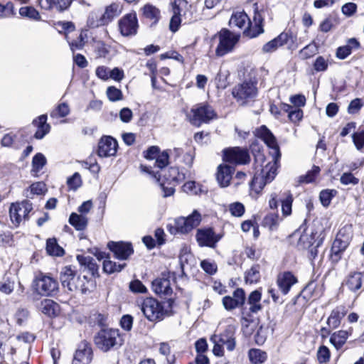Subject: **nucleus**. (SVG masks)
Segmentation results:
<instances>
[{"label":"nucleus","instance_id":"f257e3e1","mask_svg":"<svg viewBox=\"0 0 364 364\" xmlns=\"http://www.w3.org/2000/svg\"><path fill=\"white\" fill-rule=\"evenodd\" d=\"M257 136L261 138L272 149L271 154L272 155V161L262 166L260 173L255 175L252 181L253 188H257L258 186L259 190H262L277 175V163L281 157V154L275 137L265 126H262L257 130Z\"/></svg>","mask_w":364,"mask_h":364},{"label":"nucleus","instance_id":"f03ea898","mask_svg":"<svg viewBox=\"0 0 364 364\" xmlns=\"http://www.w3.org/2000/svg\"><path fill=\"white\" fill-rule=\"evenodd\" d=\"M264 18L257 10L255 11L252 21L244 11L234 13L230 20V24L243 30V33L247 37L255 38L264 32Z\"/></svg>","mask_w":364,"mask_h":364},{"label":"nucleus","instance_id":"7ed1b4c3","mask_svg":"<svg viewBox=\"0 0 364 364\" xmlns=\"http://www.w3.org/2000/svg\"><path fill=\"white\" fill-rule=\"evenodd\" d=\"M62 286L70 292L87 294L94 287V282L86 276L77 275L71 267H65L60 273Z\"/></svg>","mask_w":364,"mask_h":364},{"label":"nucleus","instance_id":"20e7f679","mask_svg":"<svg viewBox=\"0 0 364 364\" xmlns=\"http://www.w3.org/2000/svg\"><path fill=\"white\" fill-rule=\"evenodd\" d=\"M32 285L34 291L43 296H52L58 291V281L43 272L36 274Z\"/></svg>","mask_w":364,"mask_h":364},{"label":"nucleus","instance_id":"39448f33","mask_svg":"<svg viewBox=\"0 0 364 364\" xmlns=\"http://www.w3.org/2000/svg\"><path fill=\"white\" fill-rule=\"evenodd\" d=\"M137 306L144 316L150 321L162 320L166 314L163 305L152 297L138 300Z\"/></svg>","mask_w":364,"mask_h":364},{"label":"nucleus","instance_id":"423d86ee","mask_svg":"<svg viewBox=\"0 0 364 364\" xmlns=\"http://www.w3.org/2000/svg\"><path fill=\"white\" fill-rule=\"evenodd\" d=\"M187 117L192 124L199 127L203 123H209L215 119L217 114L211 106L198 104L191 108Z\"/></svg>","mask_w":364,"mask_h":364},{"label":"nucleus","instance_id":"0eeeda50","mask_svg":"<svg viewBox=\"0 0 364 364\" xmlns=\"http://www.w3.org/2000/svg\"><path fill=\"white\" fill-rule=\"evenodd\" d=\"M219 43L215 49V55L222 57L231 52L238 42L239 36L227 29H223L218 34Z\"/></svg>","mask_w":364,"mask_h":364},{"label":"nucleus","instance_id":"6e6552de","mask_svg":"<svg viewBox=\"0 0 364 364\" xmlns=\"http://www.w3.org/2000/svg\"><path fill=\"white\" fill-rule=\"evenodd\" d=\"M32 209V204L28 200L12 203L9 209V215L12 223L17 227L21 223L27 220L28 214Z\"/></svg>","mask_w":364,"mask_h":364},{"label":"nucleus","instance_id":"1a4fd4ad","mask_svg":"<svg viewBox=\"0 0 364 364\" xmlns=\"http://www.w3.org/2000/svg\"><path fill=\"white\" fill-rule=\"evenodd\" d=\"M261 299L262 292L259 289H256L249 294L247 301V305L249 306V308L242 306L241 309L242 318L250 321L252 314H257L262 309Z\"/></svg>","mask_w":364,"mask_h":364},{"label":"nucleus","instance_id":"9d476101","mask_svg":"<svg viewBox=\"0 0 364 364\" xmlns=\"http://www.w3.org/2000/svg\"><path fill=\"white\" fill-rule=\"evenodd\" d=\"M232 93L240 104L244 105L257 95V90L255 83L245 82L235 87Z\"/></svg>","mask_w":364,"mask_h":364},{"label":"nucleus","instance_id":"9b49d317","mask_svg":"<svg viewBox=\"0 0 364 364\" xmlns=\"http://www.w3.org/2000/svg\"><path fill=\"white\" fill-rule=\"evenodd\" d=\"M118 28L121 35L124 37L136 35L138 28L136 13H129L122 17L118 21Z\"/></svg>","mask_w":364,"mask_h":364},{"label":"nucleus","instance_id":"f8f14e48","mask_svg":"<svg viewBox=\"0 0 364 364\" xmlns=\"http://www.w3.org/2000/svg\"><path fill=\"white\" fill-rule=\"evenodd\" d=\"M210 228H200L197 230L196 238L199 246L214 248L221 239Z\"/></svg>","mask_w":364,"mask_h":364},{"label":"nucleus","instance_id":"ddd939ff","mask_svg":"<svg viewBox=\"0 0 364 364\" xmlns=\"http://www.w3.org/2000/svg\"><path fill=\"white\" fill-rule=\"evenodd\" d=\"M223 159L226 161L236 164H245L250 160L247 150L240 147H232L224 150Z\"/></svg>","mask_w":364,"mask_h":364},{"label":"nucleus","instance_id":"4468645a","mask_svg":"<svg viewBox=\"0 0 364 364\" xmlns=\"http://www.w3.org/2000/svg\"><path fill=\"white\" fill-rule=\"evenodd\" d=\"M117 141L111 136L102 137L98 145V155L101 157H109L115 155L117 150Z\"/></svg>","mask_w":364,"mask_h":364},{"label":"nucleus","instance_id":"2eb2a0df","mask_svg":"<svg viewBox=\"0 0 364 364\" xmlns=\"http://www.w3.org/2000/svg\"><path fill=\"white\" fill-rule=\"evenodd\" d=\"M92 358V350L88 343H80L72 364H89Z\"/></svg>","mask_w":364,"mask_h":364},{"label":"nucleus","instance_id":"dca6fc26","mask_svg":"<svg viewBox=\"0 0 364 364\" xmlns=\"http://www.w3.org/2000/svg\"><path fill=\"white\" fill-rule=\"evenodd\" d=\"M293 36L287 32L281 33L277 37L265 43L262 47L264 53H270L276 51L279 47L287 44Z\"/></svg>","mask_w":364,"mask_h":364},{"label":"nucleus","instance_id":"f3484780","mask_svg":"<svg viewBox=\"0 0 364 364\" xmlns=\"http://www.w3.org/2000/svg\"><path fill=\"white\" fill-rule=\"evenodd\" d=\"M108 247L119 259H127L133 252L132 247L129 243L110 242Z\"/></svg>","mask_w":364,"mask_h":364},{"label":"nucleus","instance_id":"a211bd4d","mask_svg":"<svg viewBox=\"0 0 364 364\" xmlns=\"http://www.w3.org/2000/svg\"><path fill=\"white\" fill-rule=\"evenodd\" d=\"M297 282V278L290 272L279 274L277 279V285L284 294H287L291 287Z\"/></svg>","mask_w":364,"mask_h":364},{"label":"nucleus","instance_id":"6ab92c4d","mask_svg":"<svg viewBox=\"0 0 364 364\" xmlns=\"http://www.w3.org/2000/svg\"><path fill=\"white\" fill-rule=\"evenodd\" d=\"M233 171V168L227 164H220L218 167L216 179L221 187H227L230 185Z\"/></svg>","mask_w":364,"mask_h":364},{"label":"nucleus","instance_id":"aec40b11","mask_svg":"<svg viewBox=\"0 0 364 364\" xmlns=\"http://www.w3.org/2000/svg\"><path fill=\"white\" fill-rule=\"evenodd\" d=\"M153 291L159 295H170L172 293L171 282L166 278H157L152 282Z\"/></svg>","mask_w":364,"mask_h":364},{"label":"nucleus","instance_id":"412c9836","mask_svg":"<svg viewBox=\"0 0 364 364\" xmlns=\"http://www.w3.org/2000/svg\"><path fill=\"white\" fill-rule=\"evenodd\" d=\"M360 47V43L356 38H352L348 40L347 44L340 46L336 49V56L341 60L346 59L353 50L358 49Z\"/></svg>","mask_w":364,"mask_h":364},{"label":"nucleus","instance_id":"4be33fe9","mask_svg":"<svg viewBox=\"0 0 364 364\" xmlns=\"http://www.w3.org/2000/svg\"><path fill=\"white\" fill-rule=\"evenodd\" d=\"M122 11V6L119 3H112L106 6L104 14L102 15V23L107 24L114 18L120 15Z\"/></svg>","mask_w":364,"mask_h":364},{"label":"nucleus","instance_id":"5701e85b","mask_svg":"<svg viewBox=\"0 0 364 364\" xmlns=\"http://www.w3.org/2000/svg\"><path fill=\"white\" fill-rule=\"evenodd\" d=\"M290 238L292 242L295 240L296 241V245L300 249L306 248L312 244V238L310 235L305 231L302 232L301 230H296L293 232Z\"/></svg>","mask_w":364,"mask_h":364},{"label":"nucleus","instance_id":"b1692460","mask_svg":"<svg viewBox=\"0 0 364 364\" xmlns=\"http://www.w3.org/2000/svg\"><path fill=\"white\" fill-rule=\"evenodd\" d=\"M46 121L47 116L46 114L41 115L33 121V124L37 127L34 135L36 139H41L49 132L50 127L46 123Z\"/></svg>","mask_w":364,"mask_h":364},{"label":"nucleus","instance_id":"393cba45","mask_svg":"<svg viewBox=\"0 0 364 364\" xmlns=\"http://www.w3.org/2000/svg\"><path fill=\"white\" fill-rule=\"evenodd\" d=\"M71 4V0H39L41 7L46 10L63 11Z\"/></svg>","mask_w":364,"mask_h":364},{"label":"nucleus","instance_id":"a878e982","mask_svg":"<svg viewBox=\"0 0 364 364\" xmlns=\"http://www.w3.org/2000/svg\"><path fill=\"white\" fill-rule=\"evenodd\" d=\"M98 341H116L117 339L124 340L116 328H102L95 337Z\"/></svg>","mask_w":364,"mask_h":364},{"label":"nucleus","instance_id":"bb28decb","mask_svg":"<svg viewBox=\"0 0 364 364\" xmlns=\"http://www.w3.org/2000/svg\"><path fill=\"white\" fill-rule=\"evenodd\" d=\"M346 308L343 306L336 307L331 313L327 320L328 325L331 328H337L342 318L346 315Z\"/></svg>","mask_w":364,"mask_h":364},{"label":"nucleus","instance_id":"cd10ccee","mask_svg":"<svg viewBox=\"0 0 364 364\" xmlns=\"http://www.w3.org/2000/svg\"><path fill=\"white\" fill-rule=\"evenodd\" d=\"M40 310L43 314L49 317H53L58 314L59 306L53 300L45 299L41 303Z\"/></svg>","mask_w":364,"mask_h":364},{"label":"nucleus","instance_id":"c85d7f7f","mask_svg":"<svg viewBox=\"0 0 364 364\" xmlns=\"http://www.w3.org/2000/svg\"><path fill=\"white\" fill-rule=\"evenodd\" d=\"M69 223L74 227L76 230H84L87 226L88 218L86 215L72 213L69 218Z\"/></svg>","mask_w":364,"mask_h":364},{"label":"nucleus","instance_id":"c756f323","mask_svg":"<svg viewBox=\"0 0 364 364\" xmlns=\"http://www.w3.org/2000/svg\"><path fill=\"white\" fill-rule=\"evenodd\" d=\"M363 275L360 272H354L347 277L346 285L352 291H356L362 287Z\"/></svg>","mask_w":364,"mask_h":364},{"label":"nucleus","instance_id":"7c9ffc66","mask_svg":"<svg viewBox=\"0 0 364 364\" xmlns=\"http://www.w3.org/2000/svg\"><path fill=\"white\" fill-rule=\"evenodd\" d=\"M46 251L48 255L61 257L64 255V250L58 244L55 238H49L46 242Z\"/></svg>","mask_w":364,"mask_h":364},{"label":"nucleus","instance_id":"2f4dec72","mask_svg":"<svg viewBox=\"0 0 364 364\" xmlns=\"http://www.w3.org/2000/svg\"><path fill=\"white\" fill-rule=\"evenodd\" d=\"M248 357L252 364H261L266 361L267 355L260 349L252 348L248 352Z\"/></svg>","mask_w":364,"mask_h":364},{"label":"nucleus","instance_id":"473e14b6","mask_svg":"<svg viewBox=\"0 0 364 364\" xmlns=\"http://www.w3.org/2000/svg\"><path fill=\"white\" fill-rule=\"evenodd\" d=\"M348 246V241L347 240H342L339 237V235L336 237L333 242L331 247L332 255L339 256Z\"/></svg>","mask_w":364,"mask_h":364},{"label":"nucleus","instance_id":"72a5a7b5","mask_svg":"<svg viewBox=\"0 0 364 364\" xmlns=\"http://www.w3.org/2000/svg\"><path fill=\"white\" fill-rule=\"evenodd\" d=\"M281 221V218H279L278 213H269L267 215L264 220L263 224L264 226L268 227L270 230H274L277 228Z\"/></svg>","mask_w":364,"mask_h":364},{"label":"nucleus","instance_id":"f704fd0d","mask_svg":"<svg viewBox=\"0 0 364 364\" xmlns=\"http://www.w3.org/2000/svg\"><path fill=\"white\" fill-rule=\"evenodd\" d=\"M246 283L254 284L257 283L260 279L259 267V266H253L245 273Z\"/></svg>","mask_w":364,"mask_h":364},{"label":"nucleus","instance_id":"c9c22d12","mask_svg":"<svg viewBox=\"0 0 364 364\" xmlns=\"http://www.w3.org/2000/svg\"><path fill=\"white\" fill-rule=\"evenodd\" d=\"M143 14L146 18L157 21L160 17V11L154 6L146 4L143 8Z\"/></svg>","mask_w":364,"mask_h":364},{"label":"nucleus","instance_id":"e433bc0d","mask_svg":"<svg viewBox=\"0 0 364 364\" xmlns=\"http://www.w3.org/2000/svg\"><path fill=\"white\" fill-rule=\"evenodd\" d=\"M19 14L23 17H27L33 20H40L41 16L38 11L32 6H23L19 9Z\"/></svg>","mask_w":364,"mask_h":364},{"label":"nucleus","instance_id":"4c0bfd02","mask_svg":"<svg viewBox=\"0 0 364 364\" xmlns=\"http://www.w3.org/2000/svg\"><path fill=\"white\" fill-rule=\"evenodd\" d=\"M125 265V263L117 264L116 262L107 259L103 262V269L105 272L112 274L116 272H120Z\"/></svg>","mask_w":364,"mask_h":364},{"label":"nucleus","instance_id":"58836bf2","mask_svg":"<svg viewBox=\"0 0 364 364\" xmlns=\"http://www.w3.org/2000/svg\"><path fill=\"white\" fill-rule=\"evenodd\" d=\"M46 164V157L41 153L36 154L32 161V171L36 174L42 169Z\"/></svg>","mask_w":364,"mask_h":364},{"label":"nucleus","instance_id":"ea45409f","mask_svg":"<svg viewBox=\"0 0 364 364\" xmlns=\"http://www.w3.org/2000/svg\"><path fill=\"white\" fill-rule=\"evenodd\" d=\"M320 168L318 166H313L312 169L307 172L306 174L301 176L299 178V183H309L314 181L316 176L319 173Z\"/></svg>","mask_w":364,"mask_h":364},{"label":"nucleus","instance_id":"a19ab883","mask_svg":"<svg viewBox=\"0 0 364 364\" xmlns=\"http://www.w3.org/2000/svg\"><path fill=\"white\" fill-rule=\"evenodd\" d=\"M336 191L334 190H323L320 193L319 199L324 207H328Z\"/></svg>","mask_w":364,"mask_h":364},{"label":"nucleus","instance_id":"79ce46f5","mask_svg":"<svg viewBox=\"0 0 364 364\" xmlns=\"http://www.w3.org/2000/svg\"><path fill=\"white\" fill-rule=\"evenodd\" d=\"M70 113V108L67 103L63 102L50 113L51 117H64Z\"/></svg>","mask_w":364,"mask_h":364},{"label":"nucleus","instance_id":"37998d69","mask_svg":"<svg viewBox=\"0 0 364 364\" xmlns=\"http://www.w3.org/2000/svg\"><path fill=\"white\" fill-rule=\"evenodd\" d=\"M318 51L315 43H310L301 49L299 52L300 56L303 59H307L314 56Z\"/></svg>","mask_w":364,"mask_h":364},{"label":"nucleus","instance_id":"c03bdc74","mask_svg":"<svg viewBox=\"0 0 364 364\" xmlns=\"http://www.w3.org/2000/svg\"><path fill=\"white\" fill-rule=\"evenodd\" d=\"M186 220L185 217L178 218L174 220V225L171 227L170 231L171 233H186V230L185 227Z\"/></svg>","mask_w":364,"mask_h":364},{"label":"nucleus","instance_id":"a18cd8bd","mask_svg":"<svg viewBox=\"0 0 364 364\" xmlns=\"http://www.w3.org/2000/svg\"><path fill=\"white\" fill-rule=\"evenodd\" d=\"M108 99L112 102H116L122 99V92L119 89L110 86L107 89L106 92Z\"/></svg>","mask_w":364,"mask_h":364},{"label":"nucleus","instance_id":"49530a36","mask_svg":"<svg viewBox=\"0 0 364 364\" xmlns=\"http://www.w3.org/2000/svg\"><path fill=\"white\" fill-rule=\"evenodd\" d=\"M185 220H187L190 227L193 229L200 225L201 222V215L198 210H195L190 215L185 217Z\"/></svg>","mask_w":364,"mask_h":364},{"label":"nucleus","instance_id":"de8ad7c7","mask_svg":"<svg viewBox=\"0 0 364 364\" xmlns=\"http://www.w3.org/2000/svg\"><path fill=\"white\" fill-rule=\"evenodd\" d=\"M67 184L70 189L77 190L82 185V179L79 173L75 172L71 177L67 180Z\"/></svg>","mask_w":364,"mask_h":364},{"label":"nucleus","instance_id":"09e8293b","mask_svg":"<svg viewBox=\"0 0 364 364\" xmlns=\"http://www.w3.org/2000/svg\"><path fill=\"white\" fill-rule=\"evenodd\" d=\"M353 141L358 151L364 149V131H358L353 134Z\"/></svg>","mask_w":364,"mask_h":364},{"label":"nucleus","instance_id":"8fccbe9b","mask_svg":"<svg viewBox=\"0 0 364 364\" xmlns=\"http://www.w3.org/2000/svg\"><path fill=\"white\" fill-rule=\"evenodd\" d=\"M229 211L235 217H241L245 213V206L239 202L231 203L229 205Z\"/></svg>","mask_w":364,"mask_h":364},{"label":"nucleus","instance_id":"3c124183","mask_svg":"<svg viewBox=\"0 0 364 364\" xmlns=\"http://www.w3.org/2000/svg\"><path fill=\"white\" fill-rule=\"evenodd\" d=\"M317 284L314 282H309L304 289L303 294L305 297H316L319 296V292L316 290Z\"/></svg>","mask_w":364,"mask_h":364},{"label":"nucleus","instance_id":"603ef678","mask_svg":"<svg viewBox=\"0 0 364 364\" xmlns=\"http://www.w3.org/2000/svg\"><path fill=\"white\" fill-rule=\"evenodd\" d=\"M293 198L291 195L282 201V211L284 216H288L291 213Z\"/></svg>","mask_w":364,"mask_h":364},{"label":"nucleus","instance_id":"864d4df0","mask_svg":"<svg viewBox=\"0 0 364 364\" xmlns=\"http://www.w3.org/2000/svg\"><path fill=\"white\" fill-rule=\"evenodd\" d=\"M168 153L166 151L159 153L155 159V165L160 168L166 166L168 164Z\"/></svg>","mask_w":364,"mask_h":364},{"label":"nucleus","instance_id":"5fc2aeb1","mask_svg":"<svg viewBox=\"0 0 364 364\" xmlns=\"http://www.w3.org/2000/svg\"><path fill=\"white\" fill-rule=\"evenodd\" d=\"M200 266L202 269L209 274H213L217 271L216 264L214 262L208 259H204L201 261Z\"/></svg>","mask_w":364,"mask_h":364},{"label":"nucleus","instance_id":"6e6d98bb","mask_svg":"<svg viewBox=\"0 0 364 364\" xmlns=\"http://www.w3.org/2000/svg\"><path fill=\"white\" fill-rule=\"evenodd\" d=\"M328 66V61L323 56L317 57L314 63V68L317 72H323L326 70Z\"/></svg>","mask_w":364,"mask_h":364},{"label":"nucleus","instance_id":"4d7b16f0","mask_svg":"<svg viewBox=\"0 0 364 364\" xmlns=\"http://www.w3.org/2000/svg\"><path fill=\"white\" fill-rule=\"evenodd\" d=\"M232 299L237 303L239 306H243L245 301V291L241 288H237L233 292Z\"/></svg>","mask_w":364,"mask_h":364},{"label":"nucleus","instance_id":"13d9d810","mask_svg":"<svg viewBox=\"0 0 364 364\" xmlns=\"http://www.w3.org/2000/svg\"><path fill=\"white\" fill-rule=\"evenodd\" d=\"M351 333V331L341 330L333 333L329 341H345Z\"/></svg>","mask_w":364,"mask_h":364},{"label":"nucleus","instance_id":"bf43d9fd","mask_svg":"<svg viewBox=\"0 0 364 364\" xmlns=\"http://www.w3.org/2000/svg\"><path fill=\"white\" fill-rule=\"evenodd\" d=\"M340 181L343 185H356L358 183V178H355L351 173H344L340 178Z\"/></svg>","mask_w":364,"mask_h":364},{"label":"nucleus","instance_id":"052dcab7","mask_svg":"<svg viewBox=\"0 0 364 364\" xmlns=\"http://www.w3.org/2000/svg\"><path fill=\"white\" fill-rule=\"evenodd\" d=\"M14 14V5L12 3H7L6 5L0 4V17H10Z\"/></svg>","mask_w":364,"mask_h":364},{"label":"nucleus","instance_id":"680f3d73","mask_svg":"<svg viewBox=\"0 0 364 364\" xmlns=\"http://www.w3.org/2000/svg\"><path fill=\"white\" fill-rule=\"evenodd\" d=\"M183 191L188 193L192 195H196L198 193L200 188L196 186L194 181H188L182 187Z\"/></svg>","mask_w":364,"mask_h":364},{"label":"nucleus","instance_id":"e2e57ef3","mask_svg":"<svg viewBox=\"0 0 364 364\" xmlns=\"http://www.w3.org/2000/svg\"><path fill=\"white\" fill-rule=\"evenodd\" d=\"M46 191V185L42 182H36L30 186V194L41 195Z\"/></svg>","mask_w":364,"mask_h":364},{"label":"nucleus","instance_id":"0e129e2a","mask_svg":"<svg viewBox=\"0 0 364 364\" xmlns=\"http://www.w3.org/2000/svg\"><path fill=\"white\" fill-rule=\"evenodd\" d=\"M132 291L136 293H146L147 289L146 287L138 279L132 281L129 284Z\"/></svg>","mask_w":364,"mask_h":364},{"label":"nucleus","instance_id":"69168bd1","mask_svg":"<svg viewBox=\"0 0 364 364\" xmlns=\"http://www.w3.org/2000/svg\"><path fill=\"white\" fill-rule=\"evenodd\" d=\"M362 107L363 103L361 100L355 98L350 102L348 107V112L349 114H355L361 109Z\"/></svg>","mask_w":364,"mask_h":364},{"label":"nucleus","instance_id":"338daca9","mask_svg":"<svg viewBox=\"0 0 364 364\" xmlns=\"http://www.w3.org/2000/svg\"><path fill=\"white\" fill-rule=\"evenodd\" d=\"M317 355L319 363H326L329 360L330 358L329 350L325 346H321L318 350Z\"/></svg>","mask_w":364,"mask_h":364},{"label":"nucleus","instance_id":"774afa93","mask_svg":"<svg viewBox=\"0 0 364 364\" xmlns=\"http://www.w3.org/2000/svg\"><path fill=\"white\" fill-rule=\"evenodd\" d=\"M14 289V283L10 280H6L0 283V291L5 294H10Z\"/></svg>","mask_w":364,"mask_h":364}]
</instances>
